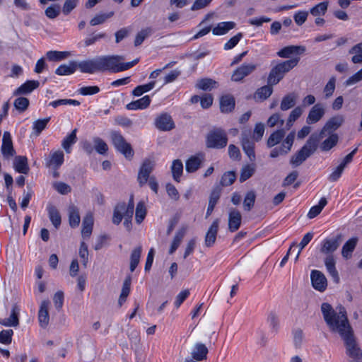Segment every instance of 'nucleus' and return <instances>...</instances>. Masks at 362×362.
Masks as SVG:
<instances>
[{
    "label": "nucleus",
    "mask_w": 362,
    "mask_h": 362,
    "mask_svg": "<svg viewBox=\"0 0 362 362\" xmlns=\"http://www.w3.org/2000/svg\"><path fill=\"white\" fill-rule=\"evenodd\" d=\"M323 318L330 331L338 333L343 339L346 346V354L349 357V362H362V350L358 347L352 328L349 322L344 308L338 313L328 303L321 305Z\"/></svg>",
    "instance_id": "obj_1"
},
{
    "label": "nucleus",
    "mask_w": 362,
    "mask_h": 362,
    "mask_svg": "<svg viewBox=\"0 0 362 362\" xmlns=\"http://www.w3.org/2000/svg\"><path fill=\"white\" fill-rule=\"evenodd\" d=\"M124 57L122 55H107L100 56V72L106 71L117 73L123 71H126L134 65H136L139 59H135L134 60L129 62H122Z\"/></svg>",
    "instance_id": "obj_2"
},
{
    "label": "nucleus",
    "mask_w": 362,
    "mask_h": 362,
    "mask_svg": "<svg viewBox=\"0 0 362 362\" xmlns=\"http://www.w3.org/2000/svg\"><path fill=\"white\" fill-rule=\"evenodd\" d=\"M300 60L299 57H294L291 59L281 62L273 66L269 74L268 84L276 85L282 80L286 73L297 66Z\"/></svg>",
    "instance_id": "obj_3"
},
{
    "label": "nucleus",
    "mask_w": 362,
    "mask_h": 362,
    "mask_svg": "<svg viewBox=\"0 0 362 362\" xmlns=\"http://www.w3.org/2000/svg\"><path fill=\"white\" fill-rule=\"evenodd\" d=\"M320 139L321 136H317L316 134H313L308 139L305 144L291 157L290 160L291 164L294 167L301 165L303 162L315 153Z\"/></svg>",
    "instance_id": "obj_4"
},
{
    "label": "nucleus",
    "mask_w": 362,
    "mask_h": 362,
    "mask_svg": "<svg viewBox=\"0 0 362 362\" xmlns=\"http://www.w3.org/2000/svg\"><path fill=\"white\" fill-rule=\"evenodd\" d=\"M228 137L226 132L221 128H216L206 136V145L208 148H222L226 146Z\"/></svg>",
    "instance_id": "obj_5"
},
{
    "label": "nucleus",
    "mask_w": 362,
    "mask_h": 362,
    "mask_svg": "<svg viewBox=\"0 0 362 362\" xmlns=\"http://www.w3.org/2000/svg\"><path fill=\"white\" fill-rule=\"evenodd\" d=\"M111 139L115 148L123 154L126 158L131 159L133 157L134 151L131 145L126 141L120 133L112 132Z\"/></svg>",
    "instance_id": "obj_6"
},
{
    "label": "nucleus",
    "mask_w": 362,
    "mask_h": 362,
    "mask_svg": "<svg viewBox=\"0 0 362 362\" xmlns=\"http://www.w3.org/2000/svg\"><path fill=\"white\" fill-rule=\"evenodd\" d=\"M251 132L249 129L243 130L241 134V146L245 153L251 161L255 160V140L251 138Z\"/></svg>",
    "instance_id": "obj_7"
},
{
    "label": "nucleus",
    "mask_w": 362,
    "mask_h": 362,
    "mask_svg": "<svg viewBox=\"0 0 362 362\" xmlns=\"http://www.w3.org/2000/svg\"><path fill=\"white\" fill-rule=\"evenodd\" d=\"M256 69L257 65L253 63H244L233 71L231 80L234 82H240L253 73Z\"/></svg>",
    "instance_id": "obj_8"
},
{
    "label": "nucleus",
    "mask_w": 362,
    "mask_h": 362,
    "mask_svg": "<svg viewBox=\"0 0 362 362\" xmlns=\"http://www.w3.org/2000/svg\"><path fill=\"white\" fill-rule=\"evenodd\" d=\"M77 69L82 73L93 74L100 72L99 57L76 62Z\"/></svg>",
    "instance_id": "obj_9"
},
{
    "label": "nucleus",
    "mask_w": 362,
    "mask_h": 362,
    "mask_svg": "<svg viewBox=\"0 0 362 362\" xmlns=\"http://www.w3.org/2000/svg\"><path fill=\"white\" fill-rule=\"evenodd\" d=\"M341 243V235H337L331 238L324 240L322 244L320 252L323 254L332 255V254L337 250Z\"/></svg>",
    "instance_id": "obj_10"
},
{
    "label": "nucleus",
    "mask_w": 362,
    "mask_h": 362,
    "mask_svg": "<svg viewBox=\"0 0 362 362\" xmlns=\"http://www.w3.org/2000/svg\"><path fill=\"white\" fill-rule=\"evenodd\" d=\"M156 127L161 131H170L175 128V123L172 117L167 112L159 115L155 119Z\"/></svg>",
    "instance_id": "obj_11"
},
{
    "label": "nucleus",
    "mask_w": 362,
    "mask_h": 362,
    "mask_svg": "<svg viewBox=\"0 0 362 362\" xmlns=\"http://www.w3.org/2000/svg\"><path fill=\"white\" fill-rule=\"evenodd\" d=\"M357 151L358 148H356L345 156L341 163L336 168H334L333 172L329 175V180L330 181L335 182L340 177L345 167L352 161L353 157L356 153Z\"/></svg>",
    "instance_id": "obj_12"
},
{
    "label": "nucleus",
    "mask_w": 362,
    "mask_h": 362,
    "mask_svg": "<svg viewBox=\"0 0 362 362\" xmlns=\"http://www.w3.org/2000/svg\"><path fill=\"white\" fill-rule=\"evenodd\" d=\"M153 168V161L149 159H146L143 162L142 165L141 166L140 170L139 171L137 177L138 182H139V185L141 186L144 185L147 182L148 179L149 177V175L152 172Z\"/></svg>",
    "instance_id": "obj_13"
},
{
    "label": "nucleus",
    "mask_w": 362,
    "mask_h": 362,
    "mask_svg": "<svg viewBox=\"0 0 362 362\" xmlns=\"http://www.w3.org/2000/svg\"><path fill=\"white\" fill-rule=\"evenodd\" d=\"M313 288L319 291H324L327 286V281L324 274L318 270H313L310 274Z\"/></svg>",
    "instance_id": "obj_14"
},
{
    "label": "nucleus",
    "mask_w": 362,
    "mask_h": 362,
    "mask_svg": "<svg viewBox=\"0 0 362 362\" xmlns=\"http://www.w3.org/2000/svg\"><path fill=\"white\" fill-rule=\"evenodd\" d=\"M325 110L324 105L321 103L314 105L309 111L306 119L308 124H315L319 122L325 115Z\"/></svg>",
    "instance_id": "obj_15"
},
{
    "label": "nucleus",
    "mask_w": 362,
    "mask_h": 362,
    "mask_svg": "<svg viewBox=\"0 0 362 362\" xmlns=\"http://www.w3.org/2000/svg\"><path fill=\"white\" fill-rule=\"evenodd\" d=\"M242 215L240 212L235 209L231 208L228 213V230L233 233L237 231L241 226Z\"/></svg>",
    "instance_id": "obj_16"
},
{
    "label": "nucleus",
    "mask_w": 362,
    "mask_h": 362,
    "mask_svg": "<svg viewBox=\"0 0 362 362\" xmlns=\"http://www.w3.org/2000/svg\"><path fill=\"white\" fill-rule=\"evenodd\" d=\"M344 121V116L340 115L330 118L322 129L320 133L317 134V136H321L322 139L326 132H332L337 129L343 124Z\"/></svg>",
    "instance_id": "obj_17"
},
{
    "label": "nucleus",
    "mask_w": 362,
    "mask_h": 362,
    "mask_svg": "<svg viewBox=\"0 0 362 362\" xmlns=\"http://www.w3.org/2000/svg\"><path fill=\"white\" fill-rule=\"evenodd\" d=\"M209 350L205 344L197 342L192 349L191 356L192 360L198 362L206 358Z\"/></svg>",
    "instance_id": "obj_18"
},
{
    "label": "nucleus",
    "mask_w": 362,
    "mask_h": 362,
    "mask_svg": "<svg viewBox=\"0 0 362 362\" xmlns=\"http://www.w3.org/2000/svg\"><path fill=\"white\" fill-rule=\"evenodd\" d=\"M219 227V219H215L208 229L205 235V245L211 247L216 242Z\"/></svg>",
    "instance_id": "obj_19"
},
{
    "label": "nucleus",
    "mask_w": 362,
    "mask_h": 362,
    "mask_svg": "<svg viewBox=\"0 0 362 362\" xmlns=\"http://www.w3.org/2000/svg\"><path fill=\"white\" fill-rule=\"evenodd\" d=\"M305 51V47L303 46L290 45L280 49L277 52V55L281 58H289L293 54H300Z\"/></svg>",
    "instance_id": "obj_20"
},
{
    "label": "nucleus",
    "mask_w": 362,
    "mask_h": 362,
    "mask_svg": "<svg viewBox=\"0 0 362 362\" xmlns=\"http://www.w3.org/2000/svg\"><path fill=\"white\" fill-rule=\"evenodd\" d=\"M1 152L6 157L13 156L15 151L13 147L11 136L8 132H5L2 138Z\"/></svg>",
    "instance_id": "obj_21"
},
{
    "label": "nucleus",
    "mask_w": 362,
    "mask_h": 362,
    "mask_svg": "<svg viewBox=\"0 0 362 362\" xmlns=\"http://www.w3.org/2000/svg\"><path fill=\"white\" fill-rule=\"evenodd\" d=\"M20 308L16 305H13L11 309V313L9 317L0 320V324L7 327H16L18 325V315L20 313Z\"/></svg>",
    "instance_id": "obj_22"
},
{
    "label": "nucleus",
    "mask_w": 362,
    "mask_h": 362,
    "mask_svg": "<svg viewBox=\"0 0 362 362\" xmlns=\"http://www.w3.org/2000/svg\"><path fill=\"white\" fill-rule=\"evenodd\" d=\"M49 305V301L47 300H43L41 303L40 310L38 312V320L40 322V325L42 327H46L49 324V317L48 313V308Z\"/></svg>",
    "instance_id": "obj_23"
},
{
    "label": "nucleus",
    "mask_w": 362,
    "mask_h": 362,
    "mask_svg": "<svg viewBox=\"0 0 362 362\" xmlns=\"http://www.w3.org/2000/svg\"><path fill=\"white\" fill-rule=\"evenodd\" d=\"M204 161V156L202 154L191 156L185 163V168L188 173L197 171Z\"/></svg>",
    "instance_id": "obj_24"
},
{
    "label": "nucleus",
    "mask_w": 362,
    "mask_h": 362,
    "mask_svg": "<svg viewBox=\"0 0 362 362\" xmlns=\"http://www.w3.org/2000/svg\"><path fill=\"white\" fill-rule=\"evenodd\" d=\"M64 163V153L62 151L52 152L49 158L47 160L46 165L53 167L54 169L59 168Z\"/></svg>",
    "instance_id": "obj_25"
},
{
    "label": "nucleus",
    "mask_w": 362,
    "mask_h": 362,
    "mask_svg": "<svg viewBox=\"0 0 362 362\" xmlns=\"http://www.w3.org/2000/svg\"><path fill=\"white\" fill-rule=\"evenodd\" d=\"M40 85L38 81H27L19 86L13 93L14 95H27L36 89Z\"/></svg>",
    "instance_id": "obj_26"
},
{
    "label": "nucleus",
    "mask_w": 362,
    "mask_h": 362,
    "mask_svg": "<svg viewBox=\"0 0 362 362\" xmlns=\"http://www.w3.org/2000/svg\"><path fill=\"white\" fill-rule=\"evenodd\" d=\"M151 101L150 96L145 95L139 100L128 103L126 107L130 110H144L150 105Z\"/></svg>",
    "instance_id": "obj_27"
},
{
    "label": "nucleus",
    "mask_w": 362,
    "mask_h": 362,
    "mask_svg": "<svg viewBox=\"0 0 362 362\" xmlns=\"http://www.w3.org/2000/svg\"><path fill=\"white\" fill-rule=\"evenodd\" d=\"M13 168L19 173L28 174L30 168L27 158L22 156H16L13 160Z\"/></svg>",
    "instance_id": "obj_28"
},
{
    "label": "nucleus",
    "mask_w": 362,
    "mask_h": 362,
    "mask_svg": "<svg viewBox=\"0 0 362 362\" xmlns=\"http://www.w3.org/2000/svg\"><path fill=\"white\" fill-rule=\"evenodd\" d=\"M336 262L334 259V257L332 255H328L325 259V264L327 269V271L330 274L332 278L333 279V281L335 283H339V276L338 272L335 267Z\"/></svg>",
    "instance_id": "obj_29"
},
{
    "label": "nucleus",
    "mask_w": 362,
    "mask_h": 362,
    "mask_svg": "<svg viewBox=\"0 0 362 362\" xmlns=\"http://www.w3.org/2000/svg\"><path fill=\"white\" fill-rule=\"evenodd\" d=\"M77 69L76 62L71 61L68 64L60 65L56 70L55 74L59 76H68L74 74Z\"/></svg>",
    "instance_id": "obj_30"
},
{
    "label": "nucleus",
    "mask_w": 362,
    "mask_h": 362,
    "mask_svg": "<svg viewBox=\"0 0 362 362\" xmlns=\"http://www.w3.org/2000/svg\"><path fill=\"white\" fill-rule=\"evenodd\" d=\"M234 107L235 99L233 96L226 95L221 97L220 100V109L222 112H230Z\"/></svg>",
    "instance_id": "obj_31"
},
{
    "label": "nucleus",
    "mask_w": 362,
    "mask_h": 362,
    "mask_svg": "<svg viewBox=\"0 0 362 362\" xmlns=\"http://www.w3.org/2000/svg\"><path fill=\"white\" fill-rule=\"evenodd\" d=\"M235 26V23L233 21L221 22L213 28L212 33L215 35H223L234 28Z\"/></svg>",
    "instance_id": "obj_32"
},
{
    "label": "nucleus",
    "mask_w": 362,
    "mask_h": 362,
    "mask_svg": "<svg viewBox=\"0 0 362 362\" xmlns=\"http://www.w3.org/2000/svg\"><path fill=\"white\" fill-rule=\"evenodd\" d=\"M77 129H74L69 135H67L62 142V146L66 153L71 151V146L77 141L76 136Z\"/></svg>",
    "instance_id": "obj_33"
},
{
    "label": "nucleus",
    "mask_w": 362,
    "mask_h": 362,
    "mask_svg": "<svg viewBox=\"0 0 362 362\" xmlns=\"http://www.w3.org/2000/svg\"><path fill=\"white\" fill-rule=\"evenodd\" d=\"M357 242V238H352L345 243L341 250V255L344 258L349 259L351 257L352 252L356 246Z\"/></svg>",
    "instance_id": "obj_34"
},
{
    "label": "nucleus",
    "mask_w": 362,
    "mask_h": 362,
    "mask_svg": "<svg viewBox=\"0 0 362 362\" xmlns=\"http://www.w3.org/2000/svg\"><path fill=\"white\" fill-rule=\"evenodd\" d=\"M47 210L48 211L49 218L52 223L56 228H58L61 224V216L58 210L54 205L51 204L47 206Z\"/></svg>",
    "instance_id": "obj_35"
},
{
    "label": "nucleus",
    "mask_w": 362,
    "mask_h": 362,
    "mask_svg": "<svg viewBox=\"0 0 362 362\" xmlns=\"http://www.w3.org/2000/svg\"><path fill=\"white\" fill-rule=\"evenodd\" d=\"M141 251V246H138L134 248L131 253L129 269L132 272L135 270L139 263Z\"/></svg>",
    "instance_id": "obj_36"
},
{
    "label": "nucleus",
    "mask_w": 362,
    "mask_h": 362,
    "mask_svg": "<svg viewBox=\"0 0 362 362\" xmlns=\"http://www.w3.org/2000/svg\"><path fill=\"white\" fill-rule=\"evenodd\" d=\"M221 195V190L219 189H214L211 192L209 201V205L206 211V216L211 215L217 204Z\"/></svg>",
    "instance_id": "obj_37"
},
{
    "label": "nucleus",
    "mask_w": 362,
    "mask_h": 362,
    "mask_svg": "<svg viewBox=\"0 0 362 362\" xmlns=\"http://www.w3.org/2000/svg\"><path fill=\"white\" fill-rule=\"evenodd\" d=\"M285 136V131L283 129H278L273 132L267 140V146L271 148L280 143Z\"/></svg>",
    "instance_id": "obj_38"
},
{
    "label": "nucleus",
    "mask_w": 362,
    "mask_h": 362,
    "mask_svg": "<svg viewBox=\"0 0 362 362\" xmlns=\"http://www.w3.org/2000/svg\"><path fill=\"white\" fill-rule=\"evenodd\" d=\"M296 95L295 93H289L285 95L281 103V110L286 111L293 107L296 104Z\"/></svg>",
    "instance_id": "obj_39"
},
{
    "label": "nucleus",
    "mask_w": 362,
    "mask_h": 362,
    "mask_svg": "<svg viewBox=\"0 0 362 362\" xmlns=\"http://www.w3.org/2000/svg\"><path fill=\"white\" fill-rule=\"evenodd\" d=\"M156 83V81H151L146 84L138 86L132 90V95L136 97L141 96L154 88Z\"/></svg>",
    "instance_id": "obj_40"
},
{
    "label": "nucleus",
    "mask_w": 362,
    "mask_h": 362,
    "mask_svg": "<svg viewBox=\"0 0 362 362\" xmlns=\"http://www.w3.org/2000/svg\"><path fill=\"white\" fill-rule=\"evenodd\" d=\"M69 225L72 228L77 227L80 223V215L78 210L76 207L72 206L69 210Z\"/></svg>",
    "instance_id": "obj_41"
},
{
    "label": "nucleus",
    "mask_w": 362,
    "mask_h": 362,
    "mask_svg": "<svg viewBox=\"0 0 362 362\" xmlns=\"http://www.w3.org/2000/svg\"><path fill=\"white\" fill-rule=\"evenodd\" d=\"M114 11H110L105 13L96 14L90 21V25L95 26L104 23L107 19L110 18L114 16Z\"/></svg>",
    "instance_id": "obj_42"
},
{
    "label": "nucleus",
    "mask_w": 362,
    "mask_h": 362,
    "mask_svg": "<svg viewBox=\"0 0 362 362\" xmlns=\"http://www.w3.org/2000/svg\"><path fill=\"white\" fill-rule=\"evenodd\" d=\"M171 171L173 179L176 182H180V178L183 171V165L180 160L177 159L173 160L171 166Z\"/></svg>",
    "instance_id": "obj_43"
},
{
    "label": "nucleus",
    "mask_w": 362,
    "mask_h": 362,
    "mask_svg": "<svg viewBox=\"0 0 362 362\" xmlns=\"http://www.w3.org/2000/svg\"><path fill=\"white\" fill-rule=\"evenodd\" d=\"M125 209V203H119L114 209L112 222L115 225H118L121 223L123 216V212Z\"/></svg>",
    "instance_id": "obj_44"
},
{
    "label": "nucleus",
    "mask_w": 362,
    "mask_h": 362,
    "mask_svg": "<svg viewBox=\"0 0 362 362\" xmlns=\"http://www.w3.org/2000/svg\"><path fill=\"white\" fill-rule=\"evenodd\" d=\"M327 201L326 198L325 197L321 198L317 205H315V206H313V207H311V209H310V211L308 214V217L309 218H313L316 217L318 214H320L322 209L327 205Z\"/></svg>",
    "instance_id": "obj_45"
},
{
    "label": "nucleus",
    "mask_w": 362,
    "mask_h": 362,
    "mask_svg": "<svg viewBox=\"0 0 362 362\" xmlns=\"http://www.w3.org/2000/svg\"><path fill=\"white\" fill-rule=\"evenodd\" d=\"M132 279L130 276H127L123 284L122 292L118 300L119 305L121 306L124 302H125L127 297L128 296L130 291Z\"/></svg>",
    "instance_id": "obj_46"
},
{
    "label": "nucleus",
    "mask_w": 362,
    "mask_h": 362,
    "mask_svg": "<svg viewBox=\"0 0 362 362\" xmlns=\"http://www.w3.org/2000/svg\"><path fill=\"white\" fill-rule=\"evenodd\" d=\"M256 199L255 192L252 190L249 191L246 193L244 201L243 208L245 211H250L254 206Z\"/></svg>",
    "instance_id": "obj_47"
},
{
    "label": "nucleus",
    "mask_w": 362,
    "mask_h": 362,
    "mask_svg": "<svg viewBox=\"0 0 362 362\" xmlns=\"http://www.w3.org/2000/svg\"><path fill=\"white\" fill-rule=\"evenodd\" d=\"M216 82L211 78H202L197 81L195 87L203 90H211L215 87Z\"/></svg>",
    "instance_id": "obj_48"
},
{
    "label": "nucleus",
    "mask_w": 362,
    "mask_h": 362,
    "mask_svg": "<svg viewBox=\"0 0 362 362\" xmlns=\"http://www.w3.org/2000/svg\"><path fill=\"white\" fill-rule=\"evenodd\" d=\"M338 141V136L336 134H333L325 139L321 144V150L323 151H327L334 147Z\"/></svg>",
    "instance_id": "obj_49"
},
{
    "label": "nucleus",
    "mask_w": 362,
    "mask_h": 362,
    "mask_svg": "<svg viewBox=\"0 0 362 362\" xmlns=\"http://www.w3.org/2000/svg\"><path fill=\"white\" fill-rule=\"evenodd\" d=\"M152 33V28H146L144 29H142L140 32L137 33L135 37L134 40V45L136 47L139 46L142 44V42L144 41V40L150 36Z\"/></svg>",
    "instance_id": "obj_50"
},
{
    "label": "nucleus",
    "mask_w": 362,
    "mask_h": 362,
    "mask_svg": "<svg viewBox=\"0 0 362 362\" xmlns=\"http://www.w3.org/2000/svg\"><path fill=\"white\" fill-rule=\"evenodd\" d=\"M146 215V209L144 202H139L136 208L135 219L137 223H141Z\"/></svg>",
    "instance_id": "obj_51"
},
{
    "label": "nucleus",
    "mask_w": 362,
    "mask_h": 362,
    "mask_svg": "<svg viewBox=\"0 0 362 362\" xmlns=\"http://www.w3.org/2000/svg\"><path fill=\"white\" fill-rule=\"evenodd\" d=\"M303 108L300 106L295 107L290 113L286 122V127L289 129L293 124V122L298 119L303 114Z\"/></svg>",
    "instance_id": "obj_52"
},
{
    "label": "nucleus",
    "mask_w": 362,
    "mask_h": 362,
    "mask_svg": "<svg viewBox=\"0 0 362 362\" xmlns=\"http://www.w3.org/2000/svg\"><path fill=\"white\" fill-rule=\"evenodd\" d=\"M273 89L271 85L264 86L259 88H258L255 92V97L261 100H266L268 98L272 93Z\"/></svg>",
    "instance_id": "obj_53"
},
{
    "label": "nucleus",
    "mask_w": 362,
    "mask_h": 362,
    "mask_svg": "<svg viewBox=\"0 0 362 362\" xmlns=\"http://www.w3.org/2000/svg\"><path fill=\"white\" fill-rule=\"evenodd\" d=\"M81 103L78 100L74 99H59L57 100H54L49 103V105L53 107L54 108L57 107L59 105H74L78 106Z\"/></svg>",
    "instance_id": "obj_54"
},
{
    "label": "nucleus",
    "mask_w": 362,
    "mask_h": 362,
    "mask_svg": "<svg viewBox=\"0 0 362 362\" xmlns=\"http://www.w3.org/2000/svg\"><path fill=\"white\" fill-rule=\"evenodd\" d=\"M327 7V1L319 3L310 9V13L314 16H323L326 13Z\"/></svg>",
    "instance_id": "obj_55"
},
{
    "label": "nucleus",
    "mask_w": 362,
    "mask_h": 362,
    "mask_svg": "<svg viewBox=\"0 0 362 362\" xmlns=\"http://www.w3.org/2000/svg\"><path fill=\"white\" fill-rule=\"evenodd\" d=\"M93 144L94 148L98 153L104 155L107 153L108 146L103 139L99 137H95L93 138Z\"/></svg>",
    "instance_id": "obj_56"
},
{
    "label": "nucleus",
    "mask_w": 362,
    "mask_h": 362,
    "mask_svg": "<svg viewBox=\"0 0 362 362\" xmlns=\"http://www.w3.org/2000/svg\"><path fill=\"white\" fill-rule=\"evenodd\" d=\"M313 233H307L302 238L300 243H299V245H298V247H299L297 253H296V258H295V262L298 261V258H299V256H300V254L301 252V251L303 250V249L311 241V240L313 239Z\"/></svg>",
    "instance_id": "obj_57"
},
{
    "label": "nucleus",
    "mask_w": 362,
    "mask_h": 362,
    "mask_svg": "<svg viewBox=\"0 0 362 362\" xmlns=\"http://www.w3.org/2000/svg\"><path fill=\"white\" fill-rule=\"evenodd\" d=\"M29 100L25 97L17 98L13 103L14 107L20 112L25 111L29 106Z\"/></svg>",
    "instance_id": "obj_58"
},
{
    "label": "nucleus",
    "mask_w": 362,
    "mask_h": 362,
    "mask_svg": "<svg viewBox=\"0 0 362 362\" xmlns=\"http://www.w3.org/2000/svg\"><path fill=\"white\" fill-rule=\"evenodd\" d=\"M134 199L133 196H131L129 203L127 205L125 204V209L123 212V216L125 218L124 224H126V222H128L129 219H132L134 214Z\"/></svg>",
    "instance_id": "obj_59"
},
{
    "label": "nucleus",
    "mask_w": 362,
    "mask_h": 362,
    "mask_svg": "<svg viewBox=\"0 0 362 362\" xmlns=\"http://www.w3.org/2000/svg\"><path fill=\"white\" fill-rule=\"evenodd\" d=\"M50 117L37 119L33 122V130L37 135H39L45 128L49 122Z\"/></svg>",
    "instance_id": "obj_60"
},
{
    "label": "nucleus",
    "mask_w": 362,
    "mask_h": 362,
    "mask_svg": "<svg viewBox=\"0 0 362 362\" xmlns=\"http://www.w3.org/2000/svg\"><path fill=\"white\" fill-rule=\"evenodd\" d=\"M69 55L67 52L49 51L46 56L49 61H59L65 59Z\"/></svg>",
    "instance_id": "obj_61"
},
{
    "label": "nucleus",
    "mask_w": 362,
    "mask_h": 362,
    "mask_svg": "<svg viewBox=\"0 0 362 362\" xmlns=\"http://www.w3.org/2000/svg\"><path fill=\"white\" fill-rule=\"evenodd\" d=\"M335 86H336V79H335V78L332 77L329 80L327 83L325 85L324 90H323L325 99H328L332 95V94L335 90Z\"/></svg>",
    "instance_id": "obj_62"
},
{
    "label": "nucleus",
    "mask_w": 362,
    "mask_h": 362,
    "mask_svg": "<svg viewBox=\"0 0 362 362\" xmlns=\"http://www.w3.org/2000/svg\"><path fill=\"white\" fill-rule=\"evenodd\" d=\"M236 175L235 172L228 171L225 173L221 180V184L223 186H230L231 185L235 180Z\"/></svg>",
    "instance_id": "obj_63"
},
{
    "label": "nucleus",
    "mask_w": 362,
    "mask_h": 362,
    "mask_svg": "<svg viewBox=\"0 0 362 362\" xmlns=\"http://www.w3.org/2000/svg\"><path fill=\"white\" fill-rule=\"evenodd\" d=\"M294 139H295V132H291V133L288 134V135L286 136V138L284 141L281 147L284 149V150H282V152H284L285 154H286L287 153H288L290 151L291 146L293 144Z\"/></svg>",
    "instance_id": "obj_64"
}]
</instances>
